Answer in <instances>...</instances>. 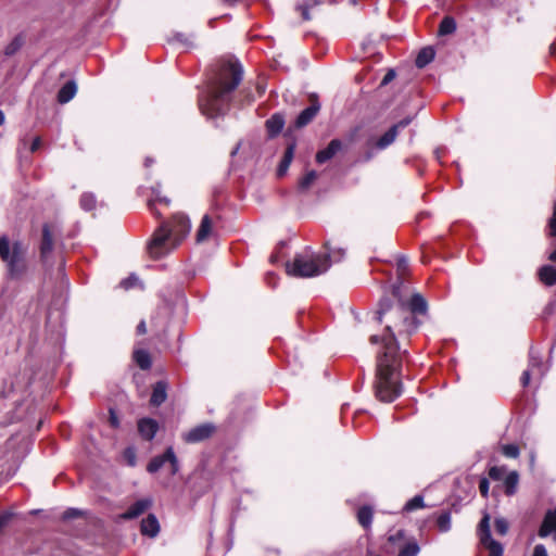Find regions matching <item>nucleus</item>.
I'll return each instance as SVG.
<instances>
[{
    "label": "nucleus",
    "instance_id": "obj_1",
    "mask_svg": "<svg viewBox=\"0 0 556 556\" xmlns=\"http://www.w3.org/2000/svg\"><path fill=\"white\" fill-rule=\"evenodd\" d=\"M376 315L378 321L384 323L386 327L381 337L377 334L370 337L372 344L381 342L383 348V352L377 358L375 394L379 401L391 403L403 392L399 378L401 354L396 333L410 336L416 331L419 323L405 304H393L387 298L380 300Z\"/></svg>",
    "mask_w": 556,
    "mask_h": 556
},
{
    "label": "nucleus",
    "instance_id": "obj_2",
    "mask_svg": "<svg viewBox=\"0 0 556 556\" xmlns=\"http://www.w3.org/2000/svg\"><path fill=\"white\" fill-rule=\"evenodd\" d=\"M376 315L378 321L384 323L386 327L381 337L377 334L370 337L372 344L381 342L383 348V352L377 358L375 394L379 401L391 403L403 392L399 378L401 354L396 333L410 336L416 331L419 323L405 304H393L387 298L380 300Z\"/></svg>",
    "mask_w": 556,
    "mask_h": 556
},
{
    "label": "nucleus",
    "instance_id": "obj_3",
    "mask_svg": "<svg viewBox=\"0 0 556 556\" xmlns=\"http://www.w3.org/2000/svg\"><path fill=\"white\" fill-rule=\"evenodd\" d=\"M242 77L243 70L238 61L220 63L199 94L201 113L208 119L224 115Z\"/></svg>",
    "mask_w": 556,
    "mask_h": 556
},
{
    "label": "nucleus",
    "instance_id": "obj_4",
    "mask_svg": "<svg viewBox=\"0 0 556 556\" xmlns=\"http://www.w3.org/2000/svg\"><path fill=\"white\" fill-rule=\"evenodd\" d=\"M339 256L334 253L329 254H314L301 253L296 254L292 262L286 264L287 274L300 278H311L326 273L330 267V257H336L339 261L343 256V251H338Z\"/></svg>",
    "mask_w": 556,
    "mask_h": 556
},
{
    "label": "nucleus",
    "instance_id": "obj_5",
    "mask_svg": "<svg viewBox=\"0 0 556 556\" xmlns=\"http://www.w3.org/2000/svg\"><path fill=\"white\" fill-rule=\"evenodd\" d=\"M0 258L11 278H18L26 269L25 251L17 241L11 242L7 235L0 237Z\"/></svg>",
    "mask_w": 556,
    "mask_h": 556
},
{
    "label": "nucleus",
    "instance_id": "obj_6",
    "mask_svg": "<svg viewBox=\"0 0 556 556\" xmlns=\"http://www.w3.org/2000/svg\"><path fill=\"white\" fill-rule=\"evenodd\" d=\"M179 243L173 238V230L167 223H163L153 233L147 250L152 258H162L176 249Z\"/></svg>",
    "mask_w": 556,
    "mask_h": 556
},
{
    "label": "nucleus",
    "instance_id": "obj_7",
    "mask_svg": "<svg viewBox=\"0 0 556 556\" xmlns=\"http://www.w3.org/2000/svg\"><path fill=\"white\" fill-rule=\"evenodd\" d=\"M547 368L541 362V358L535 355L533 349L530 351L529 367L521 376V383L523 387L529 386L530 380H541L545 375Z\"/></svg>",
    "mask_w": 556,
    "mask_h": 556
},
{
    "label": "nucleus",
    "instance_id": "obj_8",
    "mask_svg": "<svg viewBox=\"0 0 556 556\" xmlns=\"http://www.w3.org/2000/svg\"><path fill=\"white\" fill-rule=\"evenodd\" d=\"M166 463L170 465L172 475H176L179 470L178 459L172 446L167 447L163 455L153 457L148 464V471L154 473L159 471Z\"/></svg>",
    "mask_w": 556,
    "mask_h": 556
},
{
    "label": "nucleus",
    "instance_id": "obj_9",
    "mask_svg": "<svg viewBox=\"0 0 556 556\" xmlns=\"http://www.w3.org/2000/svg\"><path fill=\"white\" fill-rule=\"evenodd\" d=\"M168 228L173 230V238L176 243H179L188 236L191 229V223L189 218L184 214H176L173 216L170 224H167Z\"/></svg>",
    "mask_w": 556,
    "mask_h": 556
},
{
    "label": "nucleus",
    "instance_id": "obj_10",
    "mask_svg": "<svg viewBox=\"0 0 556 556\" xmlns=\"http://www.w3.org/2000/svg\"><path fill=\"white\" fill-rule=\"evenodd\" d=\"M215 430L212 424L199 425L182 434V439L187 443H198L208 439Z\"/></svg>",
    "mask_w": 556,
    "mask_h": 556
},
{
    "label": "nucleus",
    "instance_id": "obj_11",
    "mask_svg": "<svg viewBox=\"0 0 556 556\" xmlns=\"http://www.w3.org/2000/svg\"><path fill=\"white\" fill-rule=\"evenodd\" d=\"M342 147H343V144H342L341 140L332 139L325 149L319 150L316 153V156H315L316 163L324 164V163L330 161L339 151L342 150Z\"/></svg>",
    "mask_w": 556,
    "mask_h": 556
},
{
    "label": "nucleus",
    "instance_id": "obj_12",
    "mask_svg": "<svg viewBox=\"0 0 556 556\" xmlns=\"http://www.w3.org/2000/svg\"><path fill=\"white\" fill-rule=\"evenodd\" d=\"M553 534V540L556 542V508L548 510L543 519L539 529V536L546 538Z\"/></svg>",
    "mask_w": 556,
    "mask_h": 556
},
{
    "label": "nucleus",
    "instance_id": "obj_13",
    "mask_svg": "<svg viewBox=\"0 0 556 556\" xmlns=\"http://www.w3.org/2000/svg\"><path fill=\"white\" fill-rule=\"evenodd\" d=\"M319 110H320V104L318 103V101H316V100L313 101L308 108L304 109L299 114V116L296 117V119L294 122V127L302 128V127H305L306 125H308L314 119V117L317 115Z\"/></svg>",
    "mask_w": 556,
    "mask_h": 556
},
{
    "label": "nucleus",
    "instance_id": "obj_14",
    "mask_svg": "<svg viewBox=\"0 0 556 556\" xmlns=\"http://www.w3.org/2000/svg\"><path fill=\"white\" fill-rule=\"evenodd\" d=\"M152 504L150 498H142L134 503L125 513L121 515L122 519H135L142 515Z\"/></svg>",
    "mask_w": 556,
    "mask_h": 556
},
{
    "label": "nucleus",
    "instance_id": "obj_15",
    "mask_svg": "<svg viewBox=\"0 0 556 556\" xmlns=\"http://www.w3.org/2000/svg\"><path fill=\"white\" fill-rule=\"evenodd\" d=\"M157 429L159 425L154 419L143 418L138 422V431L146 440H152L155 437Z\"/></svg>",
    "mask_w": 556,
    "mask_h": 556
},
{
    "label": "nucleus",
    "instance_id": "obj_16",
    "mask_svg": "<svg viewBox=\"0 0 556 556\" xmlns=\"http://www.w3.org/2000/svg\"><path fill=\"white\" fill-rule=\"evenodd\" d=\"M159 531H160V525L154 515H149L147 518L142 519L141 533L143 535L154 538L157 535Z\"/></svg>",
    "mask_w": 556,
    "mask_h": 556
},
{
    "label": "nucleus",
    "instance_id": "obj_17",
    "mask_svg": "<svg viewBox=\"0 0 556 556\" xmlns=\"http://www.w3.org/2000/svg\"><path fill=\"white\" fill-rule=\"evenodd\" d=\"M167 386L164 381H157L152 391L150 403L154 406H160L166 401L167 397Z\"/></svg>",
    "mask_w": 556,
    "mask_h": 556
},
{
    "label": "nucleus",
    "instance_id": "obj_18",
    "mask_svg": "<svg viewBox=\"0 0 556 556\" xmlns=\"http://www.w3.org/2000/svg\"><path fill=\"white\" fill-rule=\"evenodd\" d=\"M285 126L283 115L280 113L274 114L266 121V129L270 137L277 136Z\"/></svg>",
    "mask_w": 556,
    "mask_h": 556
},
{
    "label": "nucleus",
    "instance_id": "obj_19",
    "mask_svg": "<svg viewBox=\"0 0 556 556\" xmlns=\"http://www.w3.org/2000/svg\"><path fill=\"white\" fill-rule=\"evenodd\" d=\"M77 86L74 80L67 81L58 93V101L62 104L70 102L76 94Z\"/></svg>",
    "mask_w": 556,
    "mask_h": 556
},
{
    "label": "nucleus",
    "instance_id": "obj_20",
    "mask_svg": "<svg viewBox=\"0 0 556 556\" xmlns=\"http://www.w3.org/2000/svg\"><path fill=\"white\" fill-rule=\"evenodd\" d=\"M212 227L213 223L211 217L207 214L204 215L197 231V242L201 243L207 240L212 233Z\"/></svg>",
    "mask_w": 556,
    "mask_h": 556
},
{
    "label": "nucleus",
    "instance_id": "obj_21",
    "mask_svg": "<svg viewBox=\"0 0 556 556\" xmlns=\"http://www.w3.org/2000/svg\"><path fill=\"white\" fill-rule=\"evenodd\" d=\"M294 151H295V143H290L287 147V149H286V151L283 153V157H282V160H281V162H280V164L278 166V169H277V175L278 176L281 177V176H283L287 173V170H288V168H289V166H290V164H291V162L293 160Z\"/></svg>",
    "mask_w": 556,
    "mask_h": 556
},
{
    "label": "nucleus",
    "instance_id": "obj_22",
    "mask_svg": "<svg viewBox=\"0 0 556 556\" xmlns=\"http://www.w3.org/2000/svg\"><path fill=\"white\" fill-rule=\"evenodd\" d=\"M405 306L412 312L413 316H415L416 313L424 314L427 311L426 300L418 293L414 294Z\"/></svg>",
    "mask_w": 556,
    "mask_h": 556
},
{
    "label": "nucleus",
    "instance_id": "obj_23",
    "mask_svg": "<svg viewBox=\"0 0 556 556\" xmlns=\"http://www.w3.org/2000/svg\"><path fill=\"white\" fill-rule=\"evenodd\" d=\"M539 278L544 285L548 287L556 285V267L552 265L542 266L539 269Z\"/></svg>",
    "mask_w": 556,
    "mask_h": 556
},
{
    "label": "nucleus",
    "instance_id": "obj_24",
    "mask_svg": "<svg viewBox=\"0 0 556 556\" xmlns=\"http://www.w3.org/2000/svg\"><path fill=\"white\" fill-rule=\"evenodd\" d=\"M434 55H435V52L431 47L422 48L417 54V58L415 61L416 66L418 68H422V67L427 66L430 62L433 61Z\"/></svg>",
    "mask_w": 556,
    "mask_h": 556
},
{
    "label": "nucleus",
    "instance_id": "obj_25",
    "mask_svg": "<svg viewBox=\"0 0 556 556\" xmlns=\"http://www.w3.org/2000/svg\"><path fill=\"white\" fill-rule=\"evenodd\" d=\"M52 248H53L52 235H51L49 225L46 224L42 227V241H41V245H40V251H41L42 257H46L52 251Z\"/></svg>",
    "mask_w": 556,
    "mask_h": 556
},
{
    "label": "nucleus",
    "instance_id": "obj_26",
    "mask_svg": "<svg viewBox=\"0 0 556 556\" xmlns=\"http://www.w3.org/2000/svg\"><path fill=\"white\" fill-rule=\"evenodd\" d=\"M478 534L480 538V542L492 539L491 530H490V516L489 514H484L482 519L478 526Z\"/></svg>",
    "mask_w": 556,
    "mask_h": 556
},
{
    "label": "nucleus",
    "instance_id": "obj_27",
    "mask_svg": "<svg viewBox=\"0 0 556 556\" xmlns=\"http://www.w3.org/2000/svg\"><path fill=\"white\" fill-rule=\"evenodd\" d=\"M134 359L137 363V365L143 370H147L151 367V357L149 352L146 350H136L134 352Z\"/></svg>",
    "mask_w": 556,
    "mask_h": 556
},
{
    "label": "nucleus",
    "instance_id": "obj_28",
    "mask_svg": "<svg viewBox=\"0 0 556 556\" xmlns=\"http://www.w3.org/2000/svg\"><path fill=\"white\" fill-rule=\"evenodd\" d=\"M357 520L365 529L371 526L372 508L370 506H363L357 511Z\"/></svg>",
    "mask_w": 556,
    "mask_h": 556
},
{
    "label": "nucleus",
    "instance_id": "obj_29",
    "mask_svg": "<svg viewBox=\"0 0 556 556\" xmlns=\"http://www.w3.org/2000/svg\"><path fill=\"white\" fill-rule=\"evenodd\" d=\"M396 127H391L386 134H383L377 141L376 146L378 149H386L389 147L397 137Z\"/></svg>",
    "mask_w": 556,
    "mask_h": 556
},
{
    "label": "nucleus",
    "instance_id": "obj_30",
    "mask_svg": "<svg viewBox=\"0 0 556 556\" xmlns=\"http://www.w3.org/2000/svg\"><path fill=\"white\" fill-rule=\"evenodd\" d=\"M518 481H519V476L516 471H511L506 476V478L504 480V488H505V493L507 495L510 496L516 493Z\"/></svg>",
    "mask_w": 556,
    "mask_h": 556
},
{
    "label": "nucleus",
    "instance_id": "obj_31",
    "mask_svg": "<svg viewBox=\"0 0 556 556\" xmlns=\"http://www.w3.org/2000/svg\"><path fill=\"white\" fill-rule=\"evenodd\" d=\"M318 174L316 170H308L300 180H299V190L304 192L307 191L311 186L316 181Z\"/></svg>",
    "mask_w": 556,
    "mask_h": 556
},
{
    "label": "nucleus",
    "instance_id": "obj_32",
    "mask_svg": "<svg viewBox=\"0 0 556 556\" xmlns=\"http://www.w3.org/2000/svg\"><path fill=\"white\" fill-rule=\"evenodd\" d=\"M481 544L485 548H488L489 556H503V552H504L503 545L500 542L495 541L494 539L483 541V542H481Z\"/></svg>",
    "mask_w": 556,
    "mask_h": 556
},
{
    "label": "nucleus",
    "instance_id": "obj_33",
    "mask_svg": "<svg viewBox=\"0 0 556 556\" xmlns=\"http://www.w3.org/2000/svg\"><path fill=\"white\" fill-rule=\"evenodd\" d=\"M456 29V23L453 17L445 16L439 26V34L442 36L450 35Z\"/></svg>",
    "mask_w": 556,
    "mask_h": 556
},
{
    "label": "nucleus",
    "instance_id": "obj_34",
    "mask_svg": "<svg viewBox=\"0 0 556 556\" xmlns=\"http://www.w3.org/2000/svg\"><path fill=\"white\" fill-rule=\"evenodd\" d=\"M420 548L416 541H410L404 544V546L400 549L399 556H416L419 553Z\"/></svg>",
    "mask_w": 556,
    "mask_h": 556
},
{
    "label": "nucleus",
    "instance_id": "obj_35",
    "mask_svg": "<svg viewBox=\"0 0 556 556\" xmlns=\"http://www.w3.org/2000/svg\"><path fill=\"white\" fill-rule=\"evenodd\" d=\"M437 525L441 532H447L451 529V514L448 511H444L439 515Z\"/></svg>",
    "mask_w": 556,
    "mask_h": 556
},
{
    "label": "nucleus",
    "instance_id": "obj_36",
    "mask_svg": "<svg viewBox=\"0 0 556 556\" xmlns=\"http://www.w3.org/2000/svg\"><path fill=\"white\" fill-rule=\"evenodd\" d=\"M96 197L94 194L92 193H84L81 197H80V206L83 210L85 211H91L96 206Z\"/></svg>",
    "mask_w": 556,
    "mask_h": 556
},
{
    "label": "nucleus",
    "instance_id": "obj_37",
    "mask_svg": "<svg viewBox=\"0 0 556 556\" xmlns=\"http://www.w3.org/2000/svg\"><path fill=\"white\" fill-rule=\"evenodd\" d=\"M23 46L21 37H15L4 49V54L11 56L15 54Z\"/></svg>",
    "mask_w": 556,
    "mask_h": 556
},
{
    "label": "nucleus",
    "instance_id": "obj_38",
    "mask_svg": "<svg viewBox=\"0 0 556 556\" xmlns=\"http://www.w3.org/2000/svg\"><path fill=\"white\" fill-rule=\"evenodd\" d=\"M424 507V497L421 495H416L413 498H410L404 506V510L406 511H413L418 508Z\"/></svg>",
    "mask_w": 556,
    "mask_h": 556
},
{
    "label": "nucleus",
    "instance_id": "obj_39",
    "mask_svg": "<svg viewBox=\"0 0 556 556\" xmlns=\"http://www.w3.org/2000/svg\"><path fill=\"white\" fill-rule=\"evenodd\" d=\"M495 531L500 535H505L508 532V522L505 518H496L494 521Z\"/></svg>",
    "mask_w": 556,
    "mask_h": 556
},
{
    "label": "nucleus",
    "instance_id": "obj_40",
    "mask_svg": "<svg viewBox=\"0 0 556 556\" xmlns=\"http://www.w3.org/2000/svg\"><path fill=\"white\" fill-rule=\"evenodd\" d=\"M314 4H316L315 0H312V3L311 2H305V3H301V4L296 5V10L301 12L302 18L304 21L311 20L308 10Z\"/></svg>",
    "mask_w": 556,
    "mask_h": 556
},
{
    "label": "nucleus",
    "instance_id": "obj_41",
    "mask_svg": "<svg viewBox=\"0 0 556 556\" xmlns=\"http://www.w3.org/2000/svg\"><path fill=\"white\" fill-rule=\"evenodd\" d=\"M503 454L507 457L516 458L519 455V447L515 444L504 445Z\"/></svg>",
    "mask_w": 556,
    "mask_h": 556
},
{
    "label": "nucleus",
    "instance_id": "obj_42",
    "mask_svg": "<svg viewBox=\"0 0 556 556\" xmlns=\"http://www.w3.org/2000/svg\"><path fill=\"white\" fill-rule=\"evenodd\" d=\"M548 233L551 237H556V200L553 206V215L548 220Z\"/></svg>",
    "mask_w": 556,
    "mask_h": 556
},
{
    "label": "nucleus",
    "instance_id": "obj_43",
    "mask_svg": "<svg viewBox=\"0 0 556 556\" xmlns=\"http://www.w3.org/2000/svg\"><path fill=\"white\" fill-rule=\"evenodd\" d=\"M504 473H505V470H504V468H502V467H496V466H494V467H491V468H490V470H489V476H490V478H491V479H493V480H500V479H502V477L504 476Z\"/></svg>",
    "mask_w": 556,
    "mask_h": 556
},
{
    "label": "nucleus",
    "instance_id": "obj_44",
    "mask_svg": "<svg viewBox=\"0 0 556 556\" xmlns=\"http://www.w3.org/2000/svg\"><path fill=\"white\" fill-rule=\"evenodd\" d=\"M124 456L130 466L136 465V452L132 447H127L124 452Z\"/></svg>",
    "mask_w": 556,
    "mask_h": 556
},
{
    "label": "nucleus",
    "instance_id": "obj_45",
    "mask_svg": "<svg viewBox=\"0 0 556 556\" xmlns=\"http://www.w3.org/2000/svg\"><path fill=\"white\" fill-rule=\"evenodd\" d=\"M479 490L483 497H486L489 494V480L486 478H482L479 482Z\"/></svg>",
    "mask_w": 556,
    "mask_h": 556
},
{
    "label": "nucleus",
    "instance_id": "obj_46",
    "mask_svg": "<svg viewBox=\"0 0 556 556\" xmlns=\"http://www.w3.org/2000/svg\"><path fill=\"white\" fill-rule=\"evenodd\" d=\"M138 281V278L134 275L129 276L127 279H124L122 282H121V286L124 288V289H129L131 287H134L136 285V282Z\"/></svg>",
    "mask_w": 556,
    "mask_h": 556
},
{
    "label": "nucleus",
    "instance_id": "obj_47",
    "mask_svg": "<svg viewBox=\"0 0 556 556\" xmlns=\"http://www.w3.org/2000/svg\"><path fill=\"white\" fill-rule=\"evenodd\" d=\"M413 119H414V116H407V117L401 119L399 123H396L392 127H396V131L399 132V129H403V128L407 127L413 122Z\"/></svg>",
    "mask_w": 556,
    "mask_h": 556
},
{
    "label": "nucleus",
    "instance_id": "obj_48",
    "mask_svg": "<svg viewBox=\"0 0 556 556\" xmlns=\"http://www.w3.org/2000/svg\"><path fill=\"white\" fill-rule=\"evenodd\" d=\"M395 78V72L394 70H389L384 77L382 78L380 86H387Z\"/></svg>",
    "mask_w": 556,
    "mask_h": 556
},
{
    "label": "nucleus",
    "instance_id": "obj_49",
    "mask_svg": "<svg viewBox=\"0 0 556 556\" xmlns=\"http://www.w3.org/2000/svg\"><path fill=\"white\" fill-rule=\"evenodd\" d=\"M532 556H547V551L545 546L542 544L535 545Z\"/></svg>",
    "mask_w": 556,
    "mask_h": 556
},
{
    "label": "nucleus",
    "instance_id": "obj_50",
    "mask_svg": "<svg viewBox=\"0 0 556 556\" xmlns=\"http://www.w3.org/2000/svg\"><path fill=\"white\" fill-rule=\"evenodd\" d=\"M80 515V511L75 508H70L63 514L64 519H72L75 517H78Z\"/></svg>",
    "mask_w": 556,
    "mask_h": 556
},
{
    "label": "nucleus",
    "instance_id": "obj_51",
    "mask_svg": "<svg viewBox=\"0 0 556 556\" xmlns=\"http://www.w3.org/2000/svg\"><path fill=\"white\" fill-rule=\"evenodd\" d=\"M110 424L114 428H117L119 425L118 418L112 409H110Z\"/></svg>",
    "mask_w": 556,
    "mask_h": 556
},
{
    "label": "nucleus",
    "instance_id": "obj_52",
    "mask_svg": "<svg viewBox=\"0 0 556 556\" xmlns=\"http://www.w3.org/2000/svg\"><path fill=\"white\" fill-rule=\"evenodd\" d=\"M41 146V139L40 137H36L34 138L33 142H31V146H30V151L31 152H35L37 151Z\"/></svg>",
    "mask_w": 556,
    "mask_h": 556
},
{
    "label": "nucleus",
    "instance_id": "obj_53",
    "mask_svg": "<svg viewBox=\"0 0 556 556\" xmlns=\"http://www.w3.org/2000/svg\"><path fill=\"white\" fill-rule=\"evenodd\" d=\"M404 532L402 530H399L395 534H392L389 536L390 542H396L400 539H403Z\"/></svg>",
    "mask_w": 556,
    "mask_h": 556
},
{
    "label": "nucleus",
    "instance_id": "obj_54",
    "mask_svg": "<svg viewBox=\"0 0 556 556\" xmlns=\"http://www.w3.org/2000/svg\"><path fill=\"white\" fill-rule=\"evenodd\" d=\"M397 267H399V269H401V270L406 269V267H407V260H406L405 257H401V258H399V261H397Z\"/></svg>",
    "mask_w": 556,
    "mask_h": 556
},
{
    "label": "nucleus",
    "instance_id": "obj_55",
    "mask_svg": "<svg viewBox=\"0 0 556 556\" xmlns=\"http://www.w3.org/2000/svg\"><path fill=\"white\" fill-rule=\"evenodd\" d=\"M137 332L139 334H144L147 332L146 323L143 320L140 321L139 325L137 326Z\"/></svg>",
    "mask_w": 556,
    "mask_h": 556
},
{
    "label": "nucleus",
    "instance_id": "obj_56",
    "mask_svg": "<svg viewBox=\"0 0 556 556\" xmlns=\"http://www.w3.org/2000/svg\"><path fill=\"white\" fill-rule=\"evenodd\" d=\"M175 39H176L177 41H179V42L184 43V45H188V40H187V38H185V36H184V35H181V34L176 35V36H175Z\"/></svg>",
    "mask_w": 556,
    "mask_h": 556
},
{
    "label": "nucleus",
    "instance_id": "obj_57",
    "mask_svg": "<svg viewBox=\"0 0 556 556\" xmlns=\"http://www.w3.org/2000/svg\"><path fill=\"white\" fill-rule=\"evenodd\" d=\"M9 520V516H0V528H2L7 521Z\"/></svg>",
    "mask_w": 556,
    "mask_h": 556
},
{
    "label": "nucleus",
    "instance_id": "obj_58",
    "mask_svg": "<svg viewBox=\"0 0 556 556\" xmlns=\"http://www.w3.org/2000/svg\"><path fill=\"white\" fill-rule=\"evenodd\" d=\"M548 258H549L552 262H555V263H556V250H555V251H553V252L549 254Z\"/></svg>",
    "mask_w": 556,
    "mask_h": 556
},
{
    "label": "nucleus",
    "instance_id": "obj_59",
    "mask_svg": "<svg viewBox=\"0 0 556 556\" xmlns=\"http://www.w3.org/2000/svg\"><path fill=\"white\" fill-rule=\"evenodd\" d=\"M152 163H153V160H152V159H150V157H147V159H146V162H144V165H146L147 167H149Z\"/></svg>",
    "mask_w": 556,
    "mask_h": 556
},
{
    "label": "nucleus",
    "instance_id": "obj_60",
    "mask_svg": "<svg viewBox=\"0 0 556 556\" xmlns=\"http://www.w3.org/2000/svg\"><path fill=\"white\" fill-rule=\"evenodd\" d=\"M4 119H5L4 114H3V112L0 110V126H1V125H3Z\"/></svg>",
    "mask_w": 556,
    "mask_h": 556
},
{
    "label": "nucleus",
    "instance_id": "obj_61",
    "mask_svg": "<svg viewBox=\"0 0 556 556\" xmlns=\"http://www.w3.org/2000/svg\"><path fill=\"white\" fill-rule=\"evenodd\" d=\"M239 148H240V144H237V147L231 151V156H233L238 153Z\"/></svg>",
    "mask_w": 556,
    "mask_h": 556
},
{
    "label": "nucleus",
    "instance_id": "obj_62",
    "mask_svg": "<svg viewBox=\"0 0 556 556\" xmlns=\"http://www.w3.org/2000/svg\"><path fill=\"white\" fill-rule=\"evenodd\" d=\"M549 50H551V53H555L556 52V45L552 43L551 47H549Z\"/></svg>",
    "mask_w": 556,
    "mask_h": 556
},
{
    "label": "nucleus",
    "instance_id": "obj_63",
    "mask_svg": "<svg viewBox=\"0 0 556 556\" xmlns=\"http://www.w3.org/2000/svg\"><path fill=\"white\" fill-rule=\"evenodd\" d=\"M276 276L273 273H269L267 276V279H275ZM268 283H271L270 280H268Z\"/></svg>",
    "mask_w": 556,
    "mask_h": 556
},
{
    "label": "nucleus",
    "instance_id": "obj_64",
    "mask_svg": "<svg viewBox=\"0 0 556 556\" xmlns=\"http://www.w3.org/2000/svg\"><path fill=\"white\" fill-rule=\"evenodd\" d=\"M160 202H164L165 204H168L169 203V200L164 198V199H160Z\"/></svg>",
    "mask_w": 556,
    "mask_h": 556
}]
</instances>
